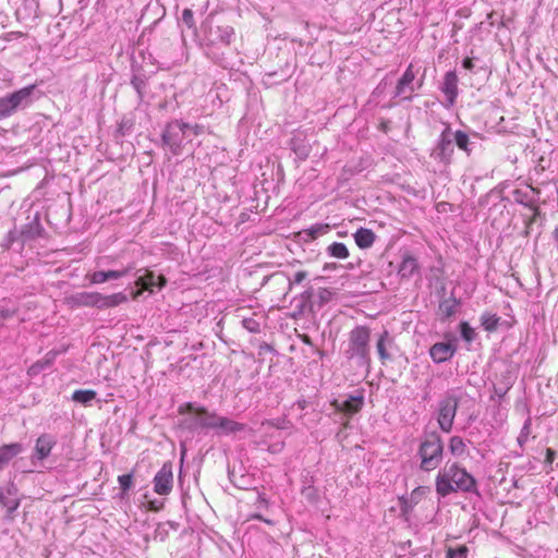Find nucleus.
Masks as SVG:
<instances>
[{
	"label": "nucleus",
	"mask_w": 558,
	"mask_h": 558,
	"mask_svg": "<svg viewBox=\"0 0 558 558\" xmlns=\"http://www.w3.org/2000/svg\"><path fill=\"white\" fill-rule=\"evenodd\" d=\"M476 485L474 477L458 463H446L438 472L435 481L436 493L446 497L458 490L471 492Z\"/></svg>",
	"instance_id": "nucleus-1"
},
{
	"label": "nucleus",
	"mask_w": 558,
	"mask_h": 558,
	"mask_svg": "<svg viewBox=\"0 0 558 558\" xmlns=\"http://www.w3.org/2000/svg\"><path fill=\"white\" fill-rule=\"evenodd\" d=\"M35 90L36 85L32 84L0 97V120L10 118L17 111L28 108L34 102Z\"/></svg>",
	"instance_id": "nucleus-2"
},
{
	"label": "nucleus",
	"mask_w": 558,
	"mask_h": 558,
	"mask_svg": "<svg viewBox=\"0 0 558 558\" xmlns=\"http://www.w3.org/2000/svg\"><path fill=\"white\" fill-rule=\"evenodd\" d=\"M421 459L420 468L423 471L430 472L436 470L441 461L444 453V444L439 435L432 433L425 436L418 448Z\"/></svg>",
	"instance_id": "nucleus-3"
},
{
	"label": "nucleus",
	"mask_w": 558,
	"mask_h": 558,
	"mask_svg": "<svg viewBox=\"0 0 558 558\" xmlns=\"http://www.w3.org/2000/svg\"><path fill=\"white\" fill-rule=\"evenodd\" d=\"M190 129V124L179 120L168 123L161 135L163 145L168 146L173 155H179L185 138V132Z\"/></svg>",
	"instance_id": "nucleus-4"
},
{
	"label": "nucleus",
	"mask_w": 558,
	"mask_h": 558,
	"mask_svg": "<svg viewBox=\"0 0 558 558\" xmlns=\"http://www.w3.org/2000/svg\"><path fill=\"white\" fill-rule=\"evenodd\" d=\"M371 329L366 326H357L349 333V357L359 356L368 359L369 355Z\"/></svg>",
	"instance_id": "nucleus-5"
},
{
	"label": "nucleus",
	"mask_w": 558,
	"mask_h": 558,
	"mask_svg": "<svg viewBox=\"0 0 558 558\" xmlns=\"http://www.w3.org/2000/svg\"><path fill=\"white\" fill-rule=\"evenodd\" d=\"M185 408L187 412L194 414V417L190 421L189 428L196 429L201 427L217 429L220 416L208 412L205 408H195L192 403H186Z\"/></svg>",
	"instance_id": "nucleus-6"
},
{
	"label": "nucleus",
	"mask_w": 558,
	"mask_h": 558,
	"mask_svg": "<svg viewBox=\"0 0 558 558\" xmlns=\"http://www.w3.org/2000/svg\"><path fill=\"white\" fill-rule=\"evenodd\" d=\"M173 465L170 461L165 462L154 477V492L158 495H169L173 487Z\"/></svg>",
	"instance_id": "nucleus-7"
},
{
	"label": "nucleus",
	"mask_w": 558,
	"mask_h": 558,
	"mask_svg": "<svg viewBox=\"0 0 558 558\" xmlns=\"http://www.w3.org/2000/svg\"><path fill=\"white\" fill-rule=\"evenodd\" d=\"M458 409V399L448 397L440 403L438 424L441 430L449 433Z\"/></svg>",
	"instance_id": "nucleus-8"
},
{
	"label": "nucleus",
	"mask_w": 558,
	"mask_h": 558,
	"mask_svg": "<svg viewBox=\"0 0 558 558\" xmlns=\"http://www.w3.org/2000/svg\"><path fill=\"white\" fill-rule=\"evenodd\" d=\"M57 445V439L51 434H41L35 442L34 453L32 457V463L36 465V461L46 460L53 447Z\"/></svg>",
	"instance_id": "nucleus-9"
},
{
	"label": "nucleus",
	"mask_w": 558,
	"mask_h": 558,
	"mask_svg": "<svg viewBox=\"0 0 558 558\" xmlns=\"http://www.w3.org/2000/svg\"><path fill=\"white\" fill-rule=\"evenodd\" d=\"M416 73L412 63L408 65L404 73L400 77L396 86V96H403V99L411 100L413 97L414 88L412 86Z\"/></svg>",
	"instance_id": "nucleus-10"
},
{
	"label": "nucleus",
	"mask_w": 558,
	"mask_h": 558,
	"mask_svg": "<svg viewBox=\"0 0 558 558\" xmlns=\"http://www.w3.org/2000/svg\"><path fill=\"white\" fill-rule=\"evenodd\" d=\"M254 362L257 364L254 368L256 374L262 371H270L274 364L275 351L267 343H262L257 348V353L253 354Z\"/></svg>",
	"instance_id": "nucleus-11"
},
{
	"label": "nucleus",
	"mask_w": 558,
	"mask_h": 558,
	"mask_svg": "<svg viewBox=\"0 0 558 558\" xmlns=\"http://www.w3.org/2000/svg\"><path fill=\"white\" fill-rule=\"evenodd\" d=\"M330 404L337 412H341L347 415H353L361 411L364 404V398L363 396H351L343 402L335 399Z\"/></svg>",
	"instance_id": "nucleus-12"
},
{
	"label": "nucleus",
	"mask_w": 558,
	"mask_h": 558,
	"mask_svg": "<svg viewBox=\"0 0 558 558\" xmlns=\"http://www.w3.org/2000/svg\"><path fill=\"white\" fill-rule=\"evenodd\" d=\"M456 352V347L450 342H437L430 350V357L435 363H442L450 360Z\"/></svg>",
	"instance_id": "nucleus-13"
},
{
	"label": "nucleus",
	"mask_w": 558,
	"mask_h": 558,
	"mask_svg": "<svg viewBox=\"0 0 558 558\" xmlns=\"http://www.w3.org/2000/svg\"><path fill=\"white\" fill-rule=\"evenodd\" d=\"M132 269H134L133 265H130L120 270L95 271L90 276V281L93 283H104L108 280H117V279H120V278L124 277L125 275H128Z\"/></svg>",
	"instance_id": "nucleus-14"
},
{
	"label": "nucleus",
	"mask_w": 558,
	"mask_h": 558,
	"mask_svg": "<svg viewBox=\"0 0 558 558\" xmlns=\"http://www.w3.org/2000/svg\"><path fill=\"white\" fill-rule=\"evenodd\" d=\"M24 451V446L20 442H12L0 447V470H3L13 458Z\"/></svg>",
	"instance_id": "nucleus-15"
},
{
	"label": "nucleus",
	"mask_w": 558,
	"mask_h": 558,
	"mask_svg": "<svg viewBox=\"0 0 558 558\" xmlns=\"http://www.w3.org/2000/svg\"><path fill=\"white\" fill-rule=\"evenodd\" d=\"M135 282L145 290H151L154 287L162 288L167 280L162 275L156 276L153 271L145 270V274L138 276Z\"/></svg>",
	"instance_id": "nucleus-16"
},
{
	"label": "nucleus",
	"mask_w": 558,
	"mask_h": 558,
	"mask_svg": "<svg viewBox=\"0 0 558 558\" xmlns=\"http://www.w3.org/2000/svg\"><path fill=\"white\" fill-rule=\"evenodd\" d=\"M248 498L254 499L256 501L255 502L256 510L248 514V517L246 518V521H248L251 519H258V520H263L266 523L270 524L271 522L267 519H264L262 515V511L267 509V507H268L267 500L264 497H262L260 494L258 493V490H256V489L250 490Z\"/></svg>",
	"instance_id": "nucleus-17"
},
{
	"label": "nucleus",
	"mask_w": 558,
	"mask_h": 558,
	"mask_svg": "<svg viewBox=\"0 0 558 558\" xmlns=\"http://www.w3.org/2000/svg\"><path fill=\"white\" fill-rule=\"evenodd\" d=\"M442 92L450 104H453L458 95V77L454 72H447L444 77Z\"/></svg>",
	"instance_id": "nucleus-18"
},
{
	"label": "nucleus",
	"mask_w": 558,
	"mask_h": 558,
	"mask_svg": "<svg viewBox=\"0 0 558 558\" xmlns=\"http://www.w3.org/2000/svg\"><path fill=\"white\" fill-rule=\"evenodd\" d=\"M74 304L78 306H95L99 308L100 293L98 292H81L72 296Z\"/></svg>",
	"instance_id": "nucleus-19"
},
{
	"label": "nucleus",
	"mask_w": 558,
	"mask_h": 558,
	"mask_svg": "<svg viewBox=\"0 0 558 558\" xmlns=\"http://www.w3.org/2000/svg\"><path fill=\"white\" fill-rule=\"evenodd\" d=\"M353 236L355 244L362 250L369 248L376 240V234L366 228L357 229Z\"/></svg>",
	"instance_id": "nucleus-20"
},
{
	"label": "nucleus",
	"mask_w": 558,
	"mask_h": 558,
	"mask_svg": "<svg viewBox=\"0 0 558 558\" xmlns=\"http://www.w3.org/2000/svg\"><path fill=\"white\" fill-rule=\"evenodd\" d=\"M418 269V263L415 257L405 255L400 264L399 274L403 278L412 277Z\"/></svg>",
	"instance_id": "nucleus-21"
},
{
	"label": "nucleus",
	"mask_w": 558,
	"mask_h": 558,
	"mask_svg": "<svg viewBox=\"0 0 558 558\" xmlns=\"http://www.w3.org/2000/svg\"><path fill=\"white\" fill-rule=\"evenodd\" d=\"M126 301L128 296L123 292L113 293L111 295L100 294L99 308L114 307Z\"/></svg>",
	"instance_id": "nucleus-22"
},
{
	"label": "nucleus",
	"mask_w": 558,
	"mask_h": 558,
	"mask_svg": "<svg viewBox=\"0 0 558 558\" xmlns=\"http://www.w3.org/2000/svg\"><path fill=\"white\" fill-rule=\"evenodd\" d=\"M96 397L97 392L92 389H77L72 393V400L85 407L92 405Z\"/></svg>",
	"instance_id": "nucleus-23"
},
{
	"label": "nucleus",
	"mask_w": 558,
	"mask_h": 558,
	"mask_svg": "<svg viewBox=\"0 0 558 558\" xmlns=\"http://www.w3.org/2000/svg\"><path fill=\"white\" fill-rule=\"evenodd\" d=\"M0 505L5 507L7 509V517L12 519L14 515V512L20 507V499L13 498L10 499L9 496L4 493V488L0 487Z\"/></svg>",
	"instance_id": "nucleus-24"
},
{
	"label": "nucleus",
	"mask_w": 558,
	"mask_h": 558,
	"mask_svg": "<svg viewBox=\"0 0 558 558\" xmlns=\"http://www.w3.org/2000/svg\"><path fill=\"white\" fill-rule=\"evenodd\" d=\"M243 428L242 424L236 423L232 420H229L227 417L220 416V422L218 423V433L221 435H230L234 434L236 432H241Z\"/></svg>",
	"instance_id": "nucleus-25"
},
{
	"label": "nucleus",
	"mask_w": 558,
	"mask_h": 558,
	"mask_svg": "<svg viewBox=\"0 0 558 558\" xmlns=\"http://www.w3.org/2000/svg\"><path fill=\"white\" fill-rule=\"evenodd\" d=\"M327 253L335 258L345 259L349 257L350 253L344 243L333 242L327 247Z\"/></svg>",
	"instance_id": "nucleus-26"
},
{
	"label": "nucleus",
	"mask_w": 558,
	"mask_h": 558,
	"mask_svg": "<svg viewBox=\"0 0 558 558\" xmlns=\"http://www.w3.org/2000/svg\"><path fill=\"white\" fill-rule=\"evenodd\" d=\"M449 450L454 457H462L466 453V445L460 436H452L449 439Z\"/></svg>",
	"instance_id": "nucleus-27"
},
{
	"label": "nucleus",
	"mask_w": 558,
	"mask_h": 558,
	"mask_svg": "<svg viewBox=\"0 0 558 558\" xmlns=\"http://www.w3.org/2000/svg\"><path fill=\"white\" fill-rule=\"evenodd\" d=\"M329 230L330 226L328 223H317L304 230V232L310 236L311 240H316L318 236L327 234Z\"/></svg>",
	"instance_id": "nucleus-28"
},
{
	"label": "nucleus",
	"mask_w": 558,
	"mask_h": 558,
	"mask_svg": "<svg viewBox=\"0 0 558 558\" xmlns=\"http://www.w3.org/2000/svg\"><path fill=\"white\" fill-rule=\"evenodd\" d=\"M217 38L227 45H229L234 37V29L231 26H218L215 31Z\"/></svg>",
	"instance_id": "nucleus-29"
},
{
	"label": "nucleus",
	"mask_w": 558,
	"mask_h": 558,
	"mask_svg": "<svg viewBox=\"0 0 558 558\" xmlns=\"http://www.w3.org/2000/svg\"><path fill=\"white\" fill-rule=\"evenodd\" d=\"M454 142L457 144V146L465 151L468 155H470L471 153V149L469 148V144H470V138H469V135L461 131V130H458L456 131L454 133Z\"/></svg>",
	"instance_id": "nucleus-30"
},
{
	"label": "nucleus",
	"mask_w": 558,
	"mask_h": 558,
	"mask_svg": "<svg viewBox=\"0 0 558 558\" xmlns=\"http://www.w3.org/2000/svg\"><path fill=\"white\" fill-rule=\"evenodd\" d=\"M482 326L486 331H494L498 327L499 317L495 314H484L481 318Z\"/></svg>",
	"instance_id": "nucleus-31"
},
{
	"label": "nucleus",
	"mask_w": 558,
	"mask_h": 558,
	"mask_svg": "<svg viewBox=\"0 0 558 558\" xmlns=\"http://www.w3.org/2000/svg\"><path fill=\"white\" fill-rule=\"evenodd\" d=\"M290 427V422L286 418H278L276 421H267L262 424V428L267 433L271 428L286 429Z\"/></svg>",
	"instance_id": "nucleus-32"
},
{
	"label": "nucleus",
	"mask_w": 558,
	"mask_h": 558,
	"mask_svg": "<svg viewBox=\"0 0 558 558\" xmlns=\"http://www.w3.org/2000/svg\"><path fill=\"white\" fill-rule=\"evenodd\" d=\"M450 145H451V141L446 135V132H444L441 134L439 143H438L439 155L441 156V158H444L446 156H448V157L451 156L452 149L450 148Z\"/></svg>",
	"instance_id": "nucleus-33"
},
{
	"label": "nucleus",
	"mask_w": 558,
	"mask_h": 558,
	"mask_svg": "<svg viewBox=\"0 0 558 558\" xmlns=\"http://www.w3.org/2000/svg\"><path fill=\"white\" fill-rule=\"evenodd\" d=\"M469 548L466 545H459L458 547H448L446 550V558H468Z\"/></svg>",
	"instance_id": "nucleus-34"
},
{
	"label": "nucleus",
	"mask_w": 558,
	"mask_h": 558,
	"mask_svg": "<svg viewBox=\"0 0 558 558\" xmlns=\"http://www.w3.org/2000/svg\"><path fill=\"white\" fill-rule=\"evenodd\" d=\"M388 339V331H384L383 335H380L378 341H377V352L379 354V357L383 362L390 359V355L388 354L385 341Z\"/></svg>",
	"instance_id": "nucleus-35"
},
{
	"label": "nucleus",
	"mask_w": 558,
	"mask_h": 558,
	"mask_svg": "<svg viewBox=\"0 0 558 558\" xmlns=\"http://www.w3.org/2000/svg\"><path fill=\"white\" fill-rule=\"evenodd\" d=\"M457 304L454 300H446L440 303L439 311L445 317H450L456 313Z\"/></svg>",
	"instance_id": "nucleus-36"
},
{
	"label": "nucleus",
	"mask_w": 558,
	"mask_h": 558,
	"mask_svg": "<svg viewBox=\"0 0 558 558\" xmlns=\"http://www.w3.org/2000/svg\"><path fill=\"white\" fill-rule=\"evenodd\" d=\"M460 331H461V336L462 338L466 341V342H471L474 337H475V331L474 329L469 325V323L466 322H462L460 324Z\"/></svg>",
	"instance_id": "nucleus-37"
},
{
	"label": "nucleus",
	"mask_w": 558,
	"mask_h": 558,
	"mask_svg": "<svg viewBox=\"0 0 558 558\" xmlns=\"http://www.w3.org/2000/svg\"><path fill=\"white\" fill-rule=\"evenodd\" d=\"M131 84L138 94V97L143 98V90L146 87V81L142 76L134 75L131 80Z\"/></svg>",
	"instance_id": "nucleus-38"
},
{
	"label": "nucleus",
	"mask_w": 558,
	"mask_h": 558,
	"mask_svg": "<svg viewBox=\"0 0 558 558\" xmlns=\"http://www.w3.org/2000/svg\"><path fill=\"white\" fill-rule=\"evenodd\" d=\"M120 488L123 493H126L133 484V475L131 473L123 474L118 477Z\"/></svg>",
	"instance_id": "nucleus-39"
},
{
	"label": "nucleus",
	"mask_w": 558,
	"mask_h": 558,
	"mask_svg": "<svg viewBox=\"0 0 558 558\" xmlns=\"http://www.w3.org/2000/svg\"><path fill=\"white\" fill-rule=\"evenodd\" d=\"M525 206L529 207L533 211V215L529 218V220L525 223L526 229H529L534 222L537 221V218L541 216V210H539V207L537 205H535L534 203L525 204Z\"/></svg>",
	"instance_id": "nucleus-40"
},
{
	"label": "nucleus",
	"mask_w": 558,
	"mask_h": 558,
	"mask_svg": "<svg viewBox=\"0 0 558 558\" xmlns=\"http://www.w3.org/2000/svg\"><path fill=\"white\" fill-rule=\"evenodd\" d=\"M181 21L189 28H193L195 26L193 11L191 9H184L183 12H182Z\"/></svg>",
	"instance_id": "nucleus-41"
},
{
	"label": "nucleus",
	"mask_w": 558,
	"mask_h": 558,
	"mask_svg": "<svg viewBox=\"0 0 558 558\" xmlns=\"http://www.w3.org/2000/svg\"><path fill=\"white\" fill-rule=\"evenodd\" d=\"M39 234V225L37 223L35 227L33 225L24 226L22 230V235L26 238H35Z\"/></svg>",
	"instance_id": "nucleus-42"
},
{
	"label": "nucleus",
	"mask_w": 558,
	"mask_h": 558,
	"mask_svg": "<svg viewBox=\"0 0 558 558\" xmlns=\"http://www.w3.org/2000/svg\"><path fill=\"white\" fill-rule=\"evenodd\" d=\"M307 271L305 270H300L298 272H295L294 277H293V282L294 283H301L303 280H305L307 278Z\"/></svg>",
	"instance_id": "nucleus-43"
},
{
	"label": "nucleus",
	"mask_w": 558,
	"mask_h": 558,
	"mask_svg": "<svg viewBox=\"0 0 558 558\" xmlns=\"http://www.w3.org/2000/svg\"><path fill=\"white\" fill-rule=\"evenodd\" d=\"M14 315V312L9 310V308H4V307H0V320H5L10 317H12Z\"/></svg>",
	"instance_id": "nucleus-44"
},
{
	"label": "nucleus",
	"mask_w": 558,
	"mask_h": 558,
	"mask_svg": "<svg viewBox=\"0 0 558 558\" xmlns=\"http://www.w3.org/2000/svg\"><path fill=\"white\" fill-rule=\"evenodd\" d=\"M5 240V247L9 248L12 245V243L16 240V232L14 230L9 231Z\"/></svg>",
	"instance_id": "nucleus-45"
},
{
	"label": "nucleus",
	"mask_w": 558,
	"mask_h": 558,
	"mask_svg": "<svg viewBox=\"0 0 558 558\" xmlns=\"http://www.w3.org/2000/svg\"><path fill=\"white\" fill-rule=\"evenodd\" d=\"M16 492H17V488L16 486L11 483L5 489H4V493L7 494V496H15L16 495Z\"/></svg>",
	"instance_id": "nucleus-46"
},
{
	"label": "nucleus",
	"mask_w": 558,
	"mask_h": 558,
	"mask_svg": "<svg viewBox=\"0 0 558 558\" xmlns=\"http://www.w3.org/2000/svg\"><path fill=\"white\" fill-rule=\"evenodd\" d=\"M555 457L556 452L551 448H548L546 450V462L551 463L555 460Z\"/></svg>",
	"instance_id": "nucleus-47"
},
{
	"label": "nucleus",
	"mask_w": 558,
	"mask_h": 558,
	"mask_svg": "<svg viewBox=\"0 0 558 558\" xmlns=\"http://www.w3.org/2000/svg\"><path fill=\"white\" fill-rule=\"evenodd\" d=\"M462 65L466 70H472L474 66L472 58H470V57L464 58Z\"/></svg>",
	"instance_id": "nucleus-48"
},
{
	"label": "nucleus",
	"mask_w": 558,
	"mask_h": 558,
	"mask_svg": "<svg viewBox=\"0 0 558 558\" xmlns=\"http://www.w3.org/2000/svg\"><path fill=\"white\" fill-rule=\"evenodd\" d=\"M266 205H267V202H266V201H264L263 206H260V205H259V203H257V204L254 206V208H255V210H256V211L264 210V209L266 208Z\"/></svg>",
	"instance_id": "nucleus-49"
},
{
	"label": "nucleus",
	"mask_w": 558,
	"mask_h": 558,
	"mask_svg": "<svg viewBox=\"0 0 558 558\" xmlns=\"http://www.w3.org/2000/svg\"><path fill=\"white\" fill-rule=\"evenodd\" d=\"M234 471H229V477L233 482Z\"/></svg>",
	"instance_id": "nucleus-50"
},
{
	"label": "nucleus",
	"mask_w": 558,
	"mask_h": 558,
	"mask_svg": "<svg viewBox=\"0 0 558 558\" xmlns=\"http://www.w3.org/2000/svg\"><path fill=\"white\" fill-rule=\"evenodd\" d=\"M246 329H250L251 331L255 330V328L251 327L247 323H246Z\"/></svg>",
	"instance_id": "nucleus-51"
},
{
	"label": "nucleus",
	"mask_w": 558,
	"mask_h": 558,
	"mask_svg": "<svg viewBox=\"0 0 558 558\" xmlns=\"http://www.w3.org/2000/svg\"><path fill=\"white\" fill-rule=\"evenodd\" d=\"M303 340H304V342L310 343V338H308V336H305Z\"/></svg>",
	"instance_id": "nucleus-52"
},
{
	"label": "nucleus",
	"mask_w": 558,
	"mask_h": 558,
	"mask_svg": "<svg viewBox=\"0 0 558 558\" xmlns=\"http://www.w3.org/2000/svg\"><path fill=\"white\" fill-rule=\"evenodd\" d=\"M530 426V422H527L525 425H524V429H527Z\"/></svg>",
	"instance_id": "nucleus-53"
}]
</instances>
